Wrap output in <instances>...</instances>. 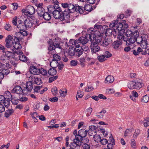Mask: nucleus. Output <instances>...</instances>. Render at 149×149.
<instances>
[{
	"instance_id": "obj_14",
	"label": "nucleus",
	"mask_w": 149,
	"mask_h": 149,
	"mask_svg": "<svg viewBox=\"0 0 149 149\" xmlns=\"http://www.w3.org/2000/svg\"><path fill=\"white\" fill-rule=\"evenodd\" d=\"M24 91V89L23 90L21 86L17 85L13 88L12 91V92L20 95L22 94L23 93V91Z\"/></svg>"
},
{
	"instance_id": "obj_63",
	"label": "nucleus",
	"mask_w": 149,
	"mask_h": 149,
	"mask_svg": "<svg viewBox=\"0 0 149 149\" xmlns=\"http://www.w3.org/2000/svg\"><path fill=\"white\" fill-rule=\"evenodd\" d=\"M12 54V52L10 51H7L5 52V56L7 57L8 59L10 58Z\"/></svg>"
},
{
	"instance_id": "obj_24",
	"label": "nucleus",
	"mask_w": 149,
	"mask_h": 149,
	"mask_svg": "<svg viewBox=\"0 0 149 149\" xmlns=\"http://www.w3.org/2000/svg\"><path fill=\"white\" fill-rule=\"evenodd\" d=\"M136 41V42L138 44H140L141 46L142 45H146L147 44L146 40H143L142 38V36H138V37L137 38Z\"/></svg>"
},
{
	"instance_id": "obj_21",
	"label": "nucleus",
	"mask_w": 149,
	"mask_h": 149,
	"mask_svg": "<svg viewBox=\"0 0 149 149\" xmlns=\"http://www.w3.org/2000/svg\"><path fill=\"white\" fill-rule=\"evenodd\" d=\"M115 29H113V30L111 28H108L107 29L106 31L105 32V34L106 36H110L113 35V36L116 35H114V33H116V31L115 30Z\"/></svg>"
},
{
	"instance_id": "obj_1",
	"label": "nucleus",
	"mask_w": 149,
	"mask_h": 149,
	"mask_svg": "<svg viewBox=\"0 0 149 149\" xmlns=\"http://www.w3.org/2000/svg\"><path fill=\"white\" fill-rule=\"evenodd\" d=\"M81 7L76 4L74 6L72 3L69 4L67 9H65L63 12H61L63 17H61L62 21H64L65 23H69L70 22V13L76 12L79 13H83V10L81 8Z\"/></svg>"
},
{
	"instance_id": "obj_52",
	"label": "nucleus",
	"mask_w": 149,
	"mask_h": 149,
	"mask_svg": "<svg viewBox=\"0 0 149 149\" xmlns=\"http://www.w3.org/2000/svg\"><path fill=\"white\" fill-rule=\"evenodd\" d=\"M100 142L102 144L105 145L108 143V141L106 139L103 138L102 139H101Z\"/></svg>"
},
{
	"instance_id": "obj_11",
	"label": "nucleus",
	"mask_w": 149,
	"mask_h": 149,
	"mask_svg": "<svg viewBox=\"0 0 149 149\" xmlns=\"http://www.w3.org/2000/svg\"><path fill=\"white\" fill-rule=\"evenodd\" d=\"M27 10V12L28 14V17H30L31 19H34L35 17L32 15L35 13V10L34 7L31 6L29 5L26 7Z\"/></svg>"
},
{
	"instance_id": "obj_19",
	"label": "nucleus",
	"mask_w": 149,
	"mask_h": 149,
	"mask_svg": "<svg viewBox=\"0 0 149 149\" xmlns=\"http://www.w3.org/2000/svg\"><path fill=\"white\" fill-rule=\"evenodd\" d=\"M52 41L54 44V47H55V49L56 48H58L60 49L62 48V46L61 45L62 42L60 40L55 38Z\"/></svg>"
},
{
	"instance_id": "obj_48",
	"label": "nucleus",
	"mask_w": 149,
	"mask_h": 149,
	"mask_svg": "<svg viewBox=\"0 0 149 149\" xmlns=\"http://www.w3.org/2000/svg\"><path fill=\"white\" fill-rule=\"evenodd\" d=\"M149 100V97L147 95L144 96L142 100V102H147Z\"/></svg>"
},
{
	"instance_id": "obj_12",
	"label": "nucleus",
	"mask_w": 149,
	"mask_h": 149,
	"mask_svg": "<svg viewBox=\"0 0 149 149\" xmlns=\"http://www.w3.org/2000/svg\"><path fill=\"white\" fill-rule=\"evenodd\" d=\"M69 42L70 45H68L67 44L68 47L71 46L74 47V48L75 47V48L80 47V46L81 43L79 39L78 40L71 39L70 40Z\"/></svg>"
},
{
	"instance_id": "obj_35",
	"label": "nucleus",
	"mask_w": 149,
	"mask_h": 149,
	"mask_svg": "<svg viewBox=\"0 0 149 149\" xmlns=\"http://www.w3.org/2000/svg\"><path fill=\"white\" fill-rule=\"evenodd\" d=\"M22 52H19V59L23 62H26L28 60V58L24 55H22Z\"/></svg>"
},
{
	"instance_id": "obj_58",
	"label": "nucleus",
	"mask_w": 149,
	"mask_h": 149,
	"mask_svg": "<svg viewBox=\"0 0 149 149\" xmlns=\"http://www.w3.org/2000/svg\"><path fill=\"white\" fill-rule=\"evenodd\" d=\"M145 121L144 123V125L145 127H147L149 126V118H146V119H145Z\"/></svg>"
},
{
	"instance_id": "obj_17",
	"label": "nucleus",
	"mask_w": 149,
	"mask_h": 149,
	"mask_svg": "<svg viewBox=\"0 0 149 149\" xmlns=\"http://www.w3.org/2000/svg\"><path fill=\"white\" fill-rule=\"evenodd\" d=\"M29 70L30 72L33 74L38 75L39 74L40 69L33 65L30 66Z\"/></svg>"
},
{
	"instance_id": "obj_45",
	"label": "nucleus",
	"mask_w": 149,
	"mask_h": 149,
	"mask_svg": "<svg viewBox=\"0 0 149 149\" xmlns=\"http://www.w3.org/2000/svg\"><path fill=\"white\" fill-rule=\"evenodd\" d=\"M88 32L89 33V34L93 33L95 35H97L98 33H100L98 31H95L94 32V29L92 28H90L89 30H88Z\"/></svg>"
},
{
	"instance_id": "obj_53",
	"label": "nucleus",
	"mask_w": 149,
	"mask_h": 149,
	"mask_svg": "<svg viewBox=\"0 0 149 149\" xmlns=\"http://www.w3.org/2000/svg\"><path fill=\"white\" fill-rule=\"evenodd\" d=\"M51 91L53 95H56V94L58 91L57 88L55 87L52 89Z\"/></svg>"
},
{
	"instance_id": "obj_5",
	"label": "nucleus",
	"mask_w": 149,
	"mask_h": 149,
	"mask_svg": "<svg viewBox=\"0 0 149 149\" xmlns=\"http://www.w3.org/2000/svg\"><path fill=\"white\" fill-rule=\"evenodd\" d=\"M49 12L50 13H52L53 17L56 19H59L61 21H62L61 17L60 16V11L56 10L54 9V6L52 5H49V7H47Z\"/></svg>"
},
{
	"instance_id": "obj_44",
	"label": "nucleus",
	"mask_w": 149,
	"mask_h": 149,
	"mask_svg": "<svg viewBox=\"0 0 149 149\" xmlns=\"http://www.w3.org/2000/svg\"><path fill=\"white\" fill-rule=\"evenodd\" d=\"M93 139L95 142L98 143L100 141L101 138L100 135L96 134L93 137Z\"/></svg>"
},
{
	"instance_id": "obj_25",
	"label": "nucleus",
	"mask_w": 149,
	"mask_h": 149,
	"mask_svg": "<svg viewBox=\"0 0 149 149\" xmlns=\"http://www.w3.org/2000/svg\"><path fill=\"white\" fill-rule=\"evenodd\" d=\"M47 43L49 45L48 47V50L49 51L55 50V47H54V43L52 39H49L47 41Z\"/></svg>"
},
{
	"instance_id": "obj_42",
	"label": "nucleus",
	"mask_w": 149,
	"mask_h": 149,
	"mask_svg": "<svg viewBox=\"0 0 149 149\" xmlns=\"http://www.w3.org/2000/svg\"><path fill=\"white\" fill-rule=\"evenodd\" d=\"M53 6H54V9L55 10H57V11H60V12H63V11L62 10L61 8H60V7H59V6L58 4H54ZM60 14H60V17H61L62 16L63 17V15H62V14H61V13H60Z\"/></svg>"
},
{
	"instance_id": "obj_56",
	"label": "nucleus",
	"mask_w": 149,
	"mask_h": 149,
	"mask_svg": "<svg viewBox=\"0 0 149 149\" xmlns=\"http://www.w3.org/2000/svg\"><path fill=\"white\" fill-rule=\"evenodd\" d=\"M77 61L75 60H72L70 62V65L72 66H76L77 64Z\"/></svg>"
},
{
	"instance_id": "obj_34",
	"label": "nucleus",
	"mask_w": 149,
	"mask_h": 149,
	"mask_svg": "<svg viewBox=\"0 0 149 149\" xmlns=\"http://www.w3.org/2000/svg\"><path fill=\"white\" fill-rule=\"evenodd\" d=\"M77 48H75L76 56L79 57L82 54L83 52L80 47H78V49Z\"/></svg>"
},
{
	"instance_id": "obj_54",
	"label": "nucleus",
	"mask_w": 149,
	"mask_h": 149,
	"mask_svg": "<svg viewBox=\"0 0 149 149\" xmlns=\"http://www.w3.org/2000/svg\"><path fill=\"white\" fill-rule=\"evenodd\" d=\"M31 116L35 122H38V120L36 119V117L37 116V114L36 113L34 112L31 115Z\"/></svg>"
},
{
	"instance_id": "obj_46",
	"label": "nucleus",
	"mask_w": 149,
	"mask_h": 149,
	"mask_svg": "<svg viewBox=\"0 0 149 149\" xmlns=\"http://www.w3.org/2000/svg\"><path fill=\"white\" fill-rule=\"evenodd\" d=\"M10 100L8 99H5L4 101L2 103L4 104L6 107H8L10 105Z\"/></svg>"
},
{
	"instance_id": "obj_62",
	"label": "nucleus",
	"mask_w": 149,
	"mask_h": 149,
	"mask_svg": "<svg viewBox=\"0 0 149 149\" xmlns=\"http://www.w3.org/2000/svg\"><path fill=\"white\" fill-rule=\"evenodd\" d=\"M4 28L8 31H10L12 29V27L9 24H7L6 25L4 26Z\"/></svg>"
},
{
	"instance_id": "obj_36",
	"label": "nucleus",
	"mask_w": 149,
	"mask_h": 149,
	"mask_svg": "<svg viewBox=\"0 0 149 149\" xmlns=\"http://www.w3.org/2000/svg\"><path fill=\"white\" fill-rule=\"evenodd\" d=\"M114 81V78L113 76L111 75H108L105 79V82L112 83Z\"/></svg>"
},
{
	"instance_id": "obj_13",
	"label": "nucleus",
	"mask_w": 149,
	"mask_h": 149,
	"mask_svg": "<svg viewBox=\"0 0 149 149\" xmlns=\"http://www.w3.org/2000/svg\"><path fill=\"white\" fill-rule=\"evenodd\" d=\"M29 81H31L33 82L34 81L33 83L38 85H40L42 83L41 79L39 77H38L36 76H31L29 78Z\"/></svg>"
},
{
	"instance_id": "obj_15",
	"label": "nucleus",
	"mask_w": 149,
	"mask_h": 149,
	"mask_svg": "<svg viewBox=\"0 0 149 149\" xmlns=\"http://www.w3.org/2000/svg\"><path fill=\"white\" fill-rule=\"evenodd\" d=\"M101 38H102V36L101 35ZM101 39L102 40L100 42L101 45L104 47L107 46L111 42L110 39L106 38H101Z\"/></svg>"
},
{
	"instance_id": "obj_50",
	"label": "nucleus",
	"mask_w": 149,
	"mask_h": 149,
	"mask_svg": "<svg viewBox=\"0 0 149 149\" xmlns=\"http://www.w3.org/2000/svg\"><path fill=\"white\" fill-rule=\"evenodd\" d=\"M42 74L43 75H46L47 74V71L42 68L40 69L39 73Z\"/></svg>"
},
{
	"instance_id": "obj_6",
	"label": "nucleus",
	"mask_w": 149,
	"mask_h": 149,
	"mask_svg": "<svg viewBox=\"0 0 149 149\" xmlns=\"http://www.w3.org/2000/svg\"><path fill=\"white\" fill-rule=\"evenodd\" d=\"M28 35L27 31H23L16 32L15 33V36L12 38L14 39V41H19L21 40L23 38V37L26 36Z\"/></svg>"
},
{
	"instance_id": "obj_32",
	"label": "nucleus",
	"mask_w": 149,
	"mask_h": 149,
	"mask_svg": "<svg viewBox=\"0 0 149 149\" xmlns=\"http://www.w3.org/2000/svg\"><path fill=\"white\" fill-rule=\"evenodd\" d=\"M53 66H51L52 68H50L48 71V73L50 75L53 76L55 75L57 73V71L55 69L54 66L52 65Z\"/></svg>"
},
{
	"instance_id": "obj_27",
	"label": "nucleus",
	"mask_w": 149,
	"mask_h": 149,
	"mask_svg": "<svg viewBox=\"0 0 149 149\" xmlns=\"http://www.w3.org/2000/svg\"><path fill=\"white\" fill-rule=\"evenodd\" d=\"M122 40L115 41L112 43V46L114 49H117L122 45Z\"/></svg>"
},
{
	"instance_id": "obj_28",
	"label": "nucleus",
	"mask_w": 149,
	"mask_h": 149,
	"mask_svg": "<svg viewBox=\"0 0 149 149\" xmlns=\"http://www.w3.org/2000/svg\"><path fill=\"white\" fill-rule=\"evenodd\" d=\"M68 56H76L75 48L74 47L70 46L68 50Z\"/></svg>"
},
{
	"instance_id": "obj_2",
	"label": "nucleus",
	"mask_w": 149,
	"mask_h": 149,
	"mask_svg": "<svg viewBox=\"0 0 149 149\" xmlns=\"http://www.w3.org/2000/svg\"><path fill=\"white\" fill-rule=\"evenodd\" d=\"M102 40L101 33H98L97 35L95 38L93 40L92 42L91 47L92 53H95L98 52L100 49V47L98 46V44Z\"/></svg>"
},
{
	"instance_id": "obj_41",
	"label": "nucleus",
	"mask_w": 149,
	"mask_h": 149,
	"mask_svg": "<svg viewBox=\"0 0 149 149\" xmlns=\"http://www.w3.org/2000/svg\"><path fill=\"white\" fill-rule=\"evenodd\" d=\"M79 141H80L81 142V145L82 144V143L84 144L85 143H88L89 142V140L87 138H80L78 140Z\"/></svg>"
},
{
	"instance_id": "obj_51",
	"label": "nucleus",
	"mask_w": 149,
	"mask_h": 149,
	"mask_svg": "<svg viewBox=\"0 0 149 149\" xmlns=\"http://www.w3.org/2000/svg\"><path fill=\"white\" fill-rule=\"evenodd\" d=\"M98 59L100 62H102L104 61L105 60L104 55H102L98 56Z\"/></svg>"
},
{
	"instance_id": "obj_7",
	"label": "nucleus",
	"mask_w": 149,
	"mask_h": 149,
	"mask_svg": "<svg viewBox=\"0 0 149 149\" xmlns=\"http://www.w3.org/2000/svg\"><path fill=\"white\" fill-rule=\"evenodd\" d=\"M109 26L110 28H115L117 31L125 30L123 28V25L120 21H113L110 24Z\"/></svg>"
},
{
	"instance_id": "obj_22",
	"label": "nucleus",
	"mask_w": 149,
	"mask_h": 149,
	"mask_svg": "<svg viewBox=\"0 0 149 149\" xmlns=\"http://www.w3.org/2000/svg\"><path fill=\"white\" fill-rule=\"evenodd\" d=\"M37 12L39 17L41 18L45 14V9L43 8L38 7L37 9Z\"/></svg>"
},
{
	"instance_id": "obj_31",
	"label": "nucleus",
	"mask_w": 149,
	"mask_h": 149,
	"mask_svg": "<svg viewBox=\"0 0 149 149\" xmlns=\"http://www.w3.org/2000/svg\"><path fill=\"white\" fill-rule=\"evenodd\" d=\"M24 24L26 26V28L27 27L30 28L32 27L33 25V23L31 22L29 19H26L24 21Z\"/></svg>"
},
{
	"instance_id": "obj_10",
	"label": "nucleus",
	"mask_w": 149,
	"mask_h": 149,
	"mask_svg": "<svg viewBox=\"0 0 149 149\" xmlns=\"http://www.w3.org/2000/svg\"><path fill=\"white\" fill-rule=\"evenodd\" d=\"M140 131L138 129H136L133 134V137L134 139H132L131 140V146L133 149H136V143L134 139L136 138L137 136L140 134Z\"/></svg>"
},
{
	"instance_id": "obj_64",
	"label": "nucleus",
	"mask_w": 149,
	"mask_h": 149,
	"mask_svg": "<svg viewBox=\"0 0 149 149\" xmlns=\"http://www.w3.org/2000/svg\"><path fill=\"white\" fill-rule=\"evenodd\" d=\"M104 56L106 58H109L111 57L112 56L111 54L108 51H106L104 53Z\"/></svg>"
},
{
	"instance_id": "obj_60",
	"label": "nucleus",
	"mask_w": 149,
	"mask_h": 149,
	"mask_svg": "<svg viewBox=\"0 0 149 149\" xmlns=\"http://www.w3.org/2000/svg\"><path fill=\"white\" fill-rule=\"evenodd\" d=\"M80 47L81 48V49L83 52L84 51L86 52L89 49L88 47V46H85L84 45L81 46Z\"/></svg>"
},
{
	"instance_id": "obj_3",
	"label": "nucleus",
	"mask_w": 149,
	"mask_h": 149,
	"mask_svg": "<svg viewBox=\"0 0 149 149\" xmlns=\"http://www.w3.org/2000/svg\"><path fill=\"white\" fill-rule=\"evenodd\" d=\"M97 35H95L93 33L86 34L85 36H81L79 38L81 44L82 45H84L86 44L88 41H90L92 42Z\"/></svg>"
},
{
	"instance_id": "obj_4",
	"label": "nucleus",
	"mask_w": 149,
	"mask_h": 149,
	"mask_svg": "<svg viewBox=\"0 0 149 149\" xmlns=\"http://www.w3.org/2000/svg\"><path fill=\"white\" fill-rule=\"evenodd\" d=\"M138 26L137 25L134 26L132 28L135 31H131V46L136 41L137 38L139 36V33L137 29Z\"/></svg>"
},
{
	"instance_id": "obj_49",
	"label": "nucleus",
	"mask_w": 149,
	"mask_h": 149,
	"mask_svg": "<svg viewBox=\"0 0 149 149\" xmlns=\"http://www.w3.org/2000/svg\"><path fill=\"white\" fill-rule=\"evenodd\" d=\"M124 16V14H123L118 15V17L115 21L121 22V20L123 19Z\"/></svg>"
},
{
	"instance_id": "obj_38",
	"label": "nucleus",
	"mask_w": 149,
	"mask_h": 149,
	"mask_svg": "<svg viewBox=\"0 0 149 149\" xmlns=\"http://www.w3.org/2000/svg\"><path fill=\"white\" fill-rule=\"evenodd\" d=\"M3 96L6 99H8L9 100H10L12 98L11 93L8 91L5 92Z\"/></svg>"
},
{
	"instance_id": "obj_55",
	"label": "nucleus",
	"mask_w": 149,
	"mask_h": 149,
	"mask_svg": "<svg viewBox=\"0 0 149 149\" xmlns=\"http://www.w3.org/2000/svg\"><path fill=\"white\" fill-rule=\"evenodd\" d=\"M89 130L93 132H96V129L97 128V127L95 126L94 125H91L89 126Z\"/></svg>"
},
{
	"instance_id": "obj_29",
	"label": "nucleus",
	"mask_w": 149,
	"mask_h": 149,
	"mask_svg": "<svg viewBox=\"0 0 149 149\" xmlns=\"http://www.w3.org/2000/svg\"><path fill=\"white\" fill-rule=\"evenodd\" d=\"M17 28L21 32L26 31V28L24 23H19L17 26Z\"/></svg>"
},
{
	"instance_id": "obj_39",
	"label": "nucleus",
	"mask_w": 149,
	"mask_h": 149,
	"mask_svg": "<svg viewBox=\"0 0 149 149\" xmlns=\"http://www.w3.org/2000/svg\"><path fill=\"white\" fill-rule=\"evenodd\" d=\"M51 17V15L49 13L46 12L41 18H43L46 20L49 21L50 20Z\"/></svg>"
},
{
	"instance_id": "obj_33",
	"label": "nucleus",
	"mask_w": 149,
	"mask_h": 149,
	"mask_svg": "<svg viewBox=\"0 0 149 149\" xmlns=\"http://www.w3.org/2000/svg\"><path fill=\"white\" fill-rule=\"evenodd\" d=\"M55 63L56 65V66H55L54 68H56L57 67H58V69L59 70H61L63 69L64 68V64L62 62H58V61H55Z\"/></svg>"
},
{
	"instance_id": "obj_26",
	"label": "nucleus",
	"mask_w": 149,
	"mask_h": 149,
	"mask_svg": "<svg viewBox=\"0 0 149 149\" xmlns=\"http://www.w3.org/2000/svg\"><path fill=\"white\" fill-rule=\"evenodd\" d=\"M81 145V142L80 141L77 139H74L73 142L71 143L70 146L71 148L74 149L76 146Z\"/></svg>"
},
{
	"instance_id": "obj_30",
	"label": "nucleus",
	"mask_w": 149,
	"mask_h": 149,
	"mask_svg": "<svg viewBox=\"0 0 149 149\" xmlns=\"http://www.w3.org/2000/svg\"><path fill=\"white\" fill-rule=\"evenodd\" d=\"M53 59L52 60L53 61L51 62L50 63V65H53L55 63V61H59L61 59V57L58 54H54L53 56Z\"/></svg>"
},
{
	"instance_id": "obj_37",
	"label": "nucleus",
	"mask_w": 149,
	"mask_h": 149,
	"mask_svg": "<svg viewBox=\"0 0 149 149\" xmlns=\"http://www.w3.org/2000/svg\"><path fill=\"white\" fill-rule=\"evenodd\" d=\"M10 70H8L7 67L6 68L3 69H0V72L2 74L4 77V75L8 74L10 73Z\"/></svg>"
},
{
	"instance_id": "obj_23",
	"label": "nucleus",
	"mask_w": 149,
	"mask_h": 149,
	"mask_svg": "<svg viewBox=\"0 0 149 149\" xmlns=\"http://www.w3.org/2000/svg\"><path fill=\"white\" fill-rule=\"evenodd\" d=\"M80 7H81V8L83 10V13H80V14L83 13L85 10L88 12H91L93 10L92 6L89 4H86L84 6V8L81 6H80Z\"/></svg>"
},
{
	"instance_id": "obj_43",
	"label": "nucleus",
	"mask_w": 149,
	"mask_h": 149,
	"mask_svg": "<svg viewBox=\"0 0 149 149\" xmlns=\"http://www.w3.org/2000/svg\"><path fill=\"white\" fill-rule=\"evenodd\" d=\"M123 40L124 42H126V45L127 46L130 45V37H124L123 38Z\"/></svg>"
},
{
	"instance_id": "obj_9",
	"label": "nucleus",
	"mask_w": 149,
	"mask_h": 149,
	"mask_svg": "<svg viewBox=\"0 0 149 149\" xmlns=\"http://www.w3.org/2000/svg\"><path fill=\"white\" fill-rule=\"evenodd\" d=\"M136 80H131V85L132 86H131V89H139L142 87L143 86V84L140 82L137 81Z\"/></svg>"
},
{
	"instance_id": "obj_18",
	"label": "nucleus",
	"mask_w": 149,
	"mask_h": 149,
	"mask_svg": "<svg viewBox=\"0 0 149 149\" xmlns=\"http://www.w3.org/2000/svg\"><path fill=\"white\" fill-rule=\"evenodd\" d=\"M86 130L84 129H82L79 130L78 132V136L80 138H85L87 134Z\"/></svg>"
},
{
	"instance_id": "obj_59",
	"label": "nucleus",
	"mask_w": 149,
	"mask_h": 149,
	"mask_svg": "<svg viewBox=\"0 0 149 149\" xmlns=\"http://www.w3.org/2000/svg\"><path fill=\"white\" fill-rule=\"evenodd\" d=\"M58 98L56 97L51 98L49 99V100L52 102H57L58 101Z\"/></svg>"
},
{
	"instance_id": "obj_47",
	"label": "nucleus",
	"mask_w": 149,
	"mask_h": 149,
	"mask_svg": "<svg viewBox=\"0 0 149 149\" xmlns=\"http://www.w3.org/2000/svg\"><path fill=\"white\" fill-rule=\"evenodd\" d=\"M58 78V76H53L52 77H50L49 78V83H52L53 81L56 80Z\"/></svg>"
},
{
	"instance_id": "obj_40",
	"label": "nucleus",
	"mask_w": 149,
	"mask_h": 149,
	"mask_svg": "<svg viewBox=\"0 0 149 149\" xmlns=\"http://www.w3.org/2000/svg\"><path fill=\"white\" fill-rule=\"evenodd\" d=\"M13 112L14 110L13 109H8L6 111L5 114V116L7 118H8Z\"/></svg>"
},
{
	"instance_id": "obj_57",
	"label": "nucleus",
	"mask_w": 149,
	"mask_h": 149,
	"mask_svg": "<svg viewBox=\"0 0 149 149\" xmlns=\"http://www.w3.org/2000/svg\"><path fill=\"white\" fill-rule=\"evenodd\" d=\"M19 99L18 100L22 102H25L28 100V98L26 97L22 96V97H19Z\"/></svg>"
},
{
	"instance_id": "obj_8",
	"label": "nucleus",
	"mask_w": 149,
	"mask_h": 149,
	"mask_svg": "<svg viewBox=\"0 0 149 149\" xmlns=\"http://www.w3.org/2000/svg\"><path fill=\"white\" fill-rule=\"evenodd\" d=\"M5 42L6 47L8 48H10L11 49L14 42V39L13 38H12V36L10 35H8L6 39Z\"/></svg>"
},
{
	"instance_id": "obj_20",
	"label": "nucleus",
	"mask_w": 149,
	"mask_h": 149,
	"mask_svg": "<svg viewBox=\"0 0 149 149\" xmlns=\"http://www.w3.org/2000/svg\"><path fill=\"white\" fill-rule=\"evenodd\" d=\"M31 81H27L26 83V87L24 88L26 90L27 92H30L33 89V84L32 82Z\"/></svg>"
},
{
	"instance_id": "obj_61",
	"label": "nucleus",
	"mask_w": 149,
	"mask_h": 149,
	"mask_svg": "<svg viewBox=\"0 0 149 149\" xmlns=\"http://www.w3.org/2000/svg\"><path fill=\"white\" fill-rule=\"evenodd\" d=\"M18 100H17V99H14L12 98L10 101H11L13 104L16 105H17L18 103Z\"/></svg>"
},
{
	"instance_id": "obj_16",
	"label": "nucleus",
	"mask_w": 149,
	"mask_h": 149,
	"mask_svg": "<svg viewBox=\"0 0 149 149\" xmlns=\"http://www.w3.org/2000/svg\"><path fill=\"white\" fill-rule=\"evenodd\" d=\"M22 48V46L20 45L19 41H14L12 48L11 49L13 51H14L15 50L18 49H20Z\"/></svg>"
}]
</instances>
